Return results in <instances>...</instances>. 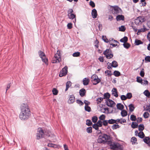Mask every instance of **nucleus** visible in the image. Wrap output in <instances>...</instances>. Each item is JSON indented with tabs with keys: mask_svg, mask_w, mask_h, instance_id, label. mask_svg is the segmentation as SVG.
Returning a JSON list of instances; mask_svg holds the SVG:
<instances>
[{
	"mask_svg": "<svg viewBox=\"0 0 150 150\" xmlns=\"http://www.w3.org/2000/svg\"><path fill=\"white\" fill-rule=\"evenodd\" d=\"M21 112L19 115L22 120L28 119L30 115V111L28 105L26 104L22 103L20 106Z\"/></svg>",
	"mask_w": 150,
	"mask_h": 150,
	"instance_id": "obj_1",
	"label": "nucleus"
},
{
	"mask_svg": "<svg viewBox=\"0 0 150 150\" xmlns=\"http://www.w3.org/2000/svg\"><path fill=\"white\" fill-rule=\"evenodd\" d=\"M110 139V136L106 134H103L99 136L97 142L99 144H107Z\"/></svg>",
	"mask_w": 150,
	"mask_h": 150,
	"instance_id": "obj_2",
	"label": "nucleus"
},
{
	"mask_svg": "<svg viewBox=\"0 0 150 150\" xmlns=\"http://www.w3.org/2000/svg\"><path fill=\"white\" fill-rule=\"evenodd\" d=\"M107 144L109 145L111 149L117 150L120 148V145L119 143L112 142L110 139Z\"/></svg>",
	"mask_w": 150,
	"mask_h": 150,
	"instance_id": "obj_3",
	"label": "nucleus"
},
{
	"mask_svg": "<svg viewBox=\"0 0 150 150\" xmlns=\"http://www.w3.org/2000/svg\"><path fill=\"white\" fill-rule=\"evenodd\" d=\"M60 54V51L58 50L52 58V62L53 63H55L60 62L61 60Z\"/></svg>",
	"mask_w": 150,
	"mask_h": 150,
	"instance_id": "obj_4",
	"label": "nucleus"
},
{
	"mask_svg": "<svg viewBox=\"0 0 150 150\" xmlns=\"http://www.w3.org/2000/svg\"><path fill=\"white\" fill-rule=\"evenodd\" d=\"M39 56L41 58L43 62H44L45 64L47 65H48V60L46 58L45 54L42 52L39 51L38 52Z\"/></svg>",
	"mask_w": 150,
	"mask_h": 150,
	"instance_id": "obj_5",
	"label": "nucleus"
},
{
	"mask_svg": "<svg viewBox=\"0 0 150 150\" xmlns=\"http://www.w3.org/2000/svg\"><path fill=\"white\" fill-rule=\"evenodd\" d=\"M110 9L112 11V13L114 15L118 14L121 11L120 8L116 6H110Z\"/></svg>",
	"mask_w": 150,
	"mask_h": 150,
	"instance_id": "obj_6",
	"label": "nucleus"
},
{
	"mask_svg": "<svg viewBox=\"0 0 150 150\" xmlns=\"http://www.w3.org/2000/svg\"><path fill=\"white\" fill-rule=\"evenodd\" d=\"M44 132L43 130L41 128H39L38 129V132L37 134V139H39L44 137Z\"/></svg>",
	"mask_w": 150,
	"mask_h": 150,
	"instance_id": "obj_7",
	"label": "nucleus"
},
{
	"mask_svg": "<svg viewBox=\"0 0 150 150\" xmlns=\"http://www.w3.org/2000/svg\"><path fill=\"white\" fill-rule=\"evenodd\" d=\"M67 67L66 66L63 68L60 72L59 75V76L60 77H62L65 76L67 74Z\"/></svg>",
	"mask_w": 150,
	"mask_h": 150,
	"instance_id": "obj_8",
	"label": "nucleus"
},
{
	"mask_svg": "<svg viewBox=\"0 0 150 150\" xmlns=\"http://www.w3.org/2000/svg\"><path fill=\"white\" fill-rule=\"evenodd\" d=\"M145 21L143 16H140L137 18L135 21V23L137 25Z\"/></svg>",
	"mask_w": 150,
	"mask_h": 150,
	"instance_id": "obj_9",
	"label": "nucleus"
},
{
	"mask_svg": "<svg viewBox=\"0 0 150 150\" xmlns=\"http://www.w3.org/2000/svg\"><path fill=\"white\" fill-rule=\"evenodd\" d=\"M102 126V122L100 120H99L96 123L94 124L93 125V127L96 130H98L99 127H101Z\"/></svg>",
	"mask_w": 150,
	"mask_h": 150,
	"instance_id": "obj_10",
	"label": "nucleus"
},
{
	"mask_svg": "<svg viewBox=\"0 0 150 150\" xmlns=\"http://www.w3.org/2000/svg\"><path fill=\"white\" fill-rule=\"evenodd\" d=\"M73 12L72 9H69L68 11V16L70 19H73L75 17V15L72 13Z\"/></svg>",
	"mask_w": 150,
	"mask_h": 150,
	"instance_id": "obj_11",
	"label": "nucleus"
},
{
	"mask_svg": "<svg viewBox=\"0 0 150 150\" xmlns=\"http://www.w3.org/2000/svg\"><path fill=\"white\" fill-rule=\"evenodd\" d=\"M106 104L108 106L110 107H112L115 105L114 101L110 99H108L106 101Z\"/></svg>",
	"mask_w": 150,
	"mask_h": 150,
	"instance_id": "obj_12",
	"label": "nucleus"
},
{
	"mask_svg": "<svg viewBox=\"0 0 150 150\" xmlns=\"http://www.w3.org/2000/svg\"><path fill=\"white\" fill-rule=\"evenodd\" d=\"M75 101L74 97L73 95H70L69 96L68 101V103L70 104L73 103Z\"/></svg>",
	"mask_w": 150,
	"mask_h": 150,
	"instance_id": "obj_13",
	"label": "nucleus"
},
{
	"mask_svg": "<svg viewBox=\"0 0 150 150\" xmlns=\"http://www.w3.org/2000/svg\"><path fill=\"white\" fill-rule=\"evenodd\" d=\"M48 137H50L52 138V139L53 140H56V136L53 134L52 133L50 132H49L47 134H46Z\"/></svg>",
	"mask_w": 150,
	"mask_h": 150,
	"instance_id": "obj_14",
	"label": "nucleus"
},
{
	"mask_svg": "<svg viewBox=\"0 0 150 150\" xmlns=\"http://www.w3.org/2000/svg\"><path fill=\"white\" fill-rule=\"evenodd\" d=\"M144 25L143 26V28H141L138 30V32L137 33V34L139 35L140 34V33L141 32H144L147 30Z\"/></svg>",
	"mask_w": 150,
	"mask_h": 150,
	"instance_id": "obj_15",
	"label": "nucleus"
},
{
	"mask_svg": "<svg viewBox=\"0 0 150 150\" xmlns=\"http://www.w3.org/2000/svg\"><path fill=\"white\" fill-rule=\"evenodd\" d=\"M112 94L114 96L116 97L118 96V95L117 93V91L116 88H113L112 89Z\"/></svg>",
	"mask_w": 150,
	"mask_h": 150,
	"instance_id": "obj_16",
	"label": "nucleus"
},
{
	"mask_svg": "<svg viewBox=\"0 0 150 150\" xmlns=\"http://www.w3.org/2000/svg\"><path fill=\"white\" fill-rule=\"evenodd\" d=\"M110 42L112 43V42L114 43V44H111V45H112L113 47L116 46L117 45V42L116 40H113L112 39H111L110 40Z\"/></svg>",
	"mask_w": 150,
	"mask_h": 150,
	"instance_id": "obj_17",
	"label": "nucleus"
},
{
	"mask_svg": "<svg viewBox=\"0 0 150 150\" xmlns=\"http://www.w3.org/2000/svg\"><path fill=\"white\" fill-rule=\"evenodd\" d=\"M116 19L117 21H120V20L123 21L124 20V17L122 15H118L117 16Z\"/></svg>",
	"mask_w": 150,
	"mask_h": 150,
	"instance_id": "obj_18",
	"label": "nucleus"
},
{
	"mask_svg": "<svg viewBox=\"0 0 150 150\" xmlns=\"http://www.w3.org/2000/svg\"><path fill=\"white\" fill-rule=\"evenodd\" d=\"M97 15V11L96 10L94 9H93L92 12V17L93 18H95L96 17Z\"/></svg>",
	"mask_w": 150,
	"mask_h": 150,
	"instance_id": "obj_19",
	"label": "nucleus"
},
{
	"mask_svg": "<svg viewBox=\"0 0 150 150\" xmlns=\"http://www.w3.org/2000/svg\"><path fill=\"white\" fill-rule=\"evenodd\" d=\"M47 146L50 147H52L54 148H59V146L57 144H54L52 143H49Z\"/></svg>",
	"mask_w": 150,
	"mask_h": 150,
	"instance_id": "obj_20",
	"label": "nucleus"
},
{
	"mask_svg": "<svg viewBox=\"0 0 150 150\" xmlns=\"http://www.w3.org/2000/svg\"><path fill=\"white\" fill-rule=\"evenodd\" d=\"M86 91L85 90L84 88H82L79 91V93L80 96L82 97L85 95Z\"/></svg>",
	"mask_w": 150,
	"mask_h": 150,
	"instance_id": "obj_21",
	"label": "nucleus"
},
{
	"mask_svg": "<svg viewBox=\"0 0 150 150\" xmlns=\"http://www.w3.org/2000/svg\"><path fill=\"white\" fill-rule=\"evenodd\" d=\"M89 82V79L87 78H85L83 80V84L84 85H87Z\"/></svg>",
	"mask_w": 150,
	"mask_h": 150,
	"instance_id": "obj_22",
	"label": "nucleus"
},
{
	"mask_svg": "<svg viewBox=\"0 0 150 150\" xmlns=\"http://www.w3.org/2000/svg\"><path fill=\"white\" fill-rule=\"evenodd\" d=\"M100 81V79L98 78L97 79H94L93 80H92V82L94 85H96V84L99 83Z\"/></svg>",
	"mask_w": 150,
	"mask_h": 150,
	"instance_id": "obj_23",
	"label": "nucleus"
},
{
	"mask_svg": "<svg viewBox=\"0 0 150 150\" xmlns=\"http://www.w3.org/2000/svg\"><path fill=\"white\" fill-rule=\"evenodd\" d=\"M144 142L149 145H150V140L149 138L148 137H145L144 139Z\"/></svg>",
	"mask_w": 150,
	"mask_h": 150,
	"instance_id": "obj_24",
	"label": "nucleus"
},
{
	"mask_svg": "<svg viewBox=\"0 0 150 150\" xmlns=\"http://www.w3.org/2000/svg\"><path fill=\"white\" fill-rule=\"evenodd\" d=\"M109 123L110 124H113L114 123H117V119L115 120L113 119H111L108 120Z\"/></svg>",
	"mask_w": 150,
	"mask_h": 150,
	"instance_id": "obj_25",
	"label": "nucleus"
},
{
	"mask_svg": "<svg viewBox=\"0 0 150 150\" xmlns=\"http://www.w3.org/2000/svg\"><path fill=\"white\" fill-rule=\"evenodd\" d=\"M117 108L120 110H122L124 108V106L121 103H118L117 105Z\"/></svg>",
	"mask_w": 150,
	"mask_h": 150,
	"instance_id": "obj_26",
	"label": "nucleus"
},
{
	"mask_svg": "<svg viewBox=\"0 0 150 150\" xmlns=\"http://www.w3.org/2000/svg\"><path fill=\"white\" fill-rule=\"evenodd\" d=\"M135 44L136 45H138L143 44V42L141 41L138 39H136L135 41Z\"/></svg>",
	"mask_w": 150,
	"mask_h": 150,
	"instance_id": "obj_27",
	"label": "nucleus"
},
{
	"mask_svg": "<svg viewBox=\"0 0 150 150\" xmlns=\"http://www.w3.org/2000/svg\"><path fill=\"white\" fill-rule=\"evenodd\" d=\"M117 123L119 122L122 124L123 123H124L126 122V120L124 119H117Z\"/></svg>",
	"mask_w": 150,
	"mask_h": 150,
	"instance_id": "obj_28",
	"label": "nucleus"
},
{
	"mask_svg": "<svg viewBox=\"0 0 150 150\" xmlns=\"http://www.w3.org/2000/svg\"><path fill=\"white\" fill-rule=\"evenodd\" d=\"M105 73L106 74V75L108 76H110L112 74L111 71L109 70L106 71H105Z\"/></svg>",
	"mask_w": 150,
	"mask_h": 150,
	"instance_id": "obj_29",
	"label": "nucleus"
},
{
	"mask_svg": "<svg viewBox=\"0 0 150 150\" xmlns=\"http://www.w3.org/2000/svg\"><path fill=\"white\" fill-rule=\"evenodd\" d=\"M128 38L127 37H125L120 40V41L124 43L126 42L127 41Z\"/></svg>",
	"mask_w": 150,
	"mask_h": 150,
	"instance_id": "obj_30",
	"label": "nucleus"
},
{
	"mask_svg": "<svg viewBox=\"0 0 150 150\" xmlns=\"http://www.w3.org/2000/svg\"><path fill=\"white\" fill-rule=\"evenodd\" d=\"M121 115L122 117H125L127 115V112L125 110H123L121 113Z\"/></svg>",
	"mask_w": 150,
	"mask_h": 150,
	"instance_id": "obj_31",
	"label": "nucleus"
},
{
	"mask_svg": "<svg viewBox=\"0 0 150 150\" xmlns=\"http://www.w3.org/2000/svg\"><path fill=\"white\" fill-rule=\"evenodd\" d=\"M112 67H116L118 66V64L117 62L115 61H113L111 63Z\"/></svg>",
	"mask_w": 150,
	"mask_h": 150,
	"instance_id": "obj_32",
	"label": "nucleus"
},
{
	"mask_svg": "<svg viewBox=\"0 0 150 150\" xmlns=\"http://www.w3.org/2000/svg\"><path fill=\"white\" fill-rule=\"evenodd\" d=\"M71 85V83L70 81H68L66 84V87L65 89V91H67L68 88Z\"/></svg>",
	"mask_w": 150,
	"mask_h": 150,
	"instance_id": "obj_33",
	"label": "nucleus"
},
{
	"mask_svg": "<svg viewBox=\"0 0 150 150\" xmlns=\"http://www.w3.org/2000/svg\"><path fill=\"white\" fill-rule=\"evenodd\" d=\"M53 94L54 95H56L58 94V91L55 88H53L52 90Z\"/></svg>",
	"mask_w": 150,
	"mask_h": 150,
	"instance_id": "obj_34",
	"label": "nucleus"
},
{
	"mask_svg": "<svg viewBox=\"0 0 150 150\" xmlns=\"http://www.w3.org/2000/svg\"><path fill=\"white\" fill-rule=\"evenodd\" d=\"M131 142L133 144H135L137 142V139L134 137H132L131 139Z\"/></svg>",
	"mask_w": 150,
	"mask_h": 150,
	"instance_id": "obj_35",
	"label": "nucleus"
},
{
	"mask_svg": "<svg viewBox=\"0 0 150 150\" xmlns=\"http://www.w3.org/2000/svg\"><path fill=\"white\" fill-rule=\"evenodd\" d=\"M111 50L110 49H107L105 50L103 52V54L105 55H106L111 54Z\"/></svg>",
	"mask_w": 150,
	"mask_h": 150,
	"instance_id": "obj_36",
	"label": "nucleus"
},
{
	"mask_svg": "<svg viewBox=\"0 0 150 150\" xmlns=\"http://www.w3.org/2000/svg\"><path fill=\"white\" fill-rule=\"evenodd\" d=\"M113 74L116 76H118L120 75V73L118 71H115L113 73Z\"/></svg>",
	"mask_w": 150,
	"mask_h": 150,
	"instance_id": "obj_37",
	"label": "nucleus"
},
{
	"mask_svg": "<svg viewBox=\"0 0 150 150\" xmlns=\"http://www.w3.org/2000/svg\"><path fill=\"white\" fill-rule=\"evenodd\" d=\"M129 110L131 112L133 111L134 109V107L133 105L131 104L129 105Z\"/></svg>",
	"mask_w": 150,
	"mask_h": 150,
	"instance_id": "obj_38",
	"label": "nucleus"
},
{
	"mask_svg": "<svg viewBox=\"0 0 150 150\" xmlns=\"http://www.w3.org/2000/svg\"><path fill=\"white\" fill-rule=\"evenodd\" d=\"M123 45L124 47L126 49L129 48L130 46V45L127 42L124 43Z\"/></svg>",
	"mask_w": 150,
	"mask_h": 150,
	"instance_id": "obj_39",
	"label": "nucleus"
},
{
	"mask_svg": "<svg viewBox=\"0 0 150 150\" xmlns=\"http://www.w3.org/2000/svg\"><path fill=\"white\" fill-rule=\"evenodd\" d=\"M100 120L104 121L105 120V116L104 115H101L99 117Z\"/></svg>",
	"mask_w": 150,
	"mask_h": 150,
	"instance_id": "obj_40",
	"label": "nucleus"
},
{
	"mask_svg": "<svg viewBox=\"0 0 150 150\" xmlns=\"http://www.w3.org/2000/svg\"><path fill=\"white\" fill-rule=\"evenodd\" d=\"M144 94L147 97H149L150 96V93L148 90L145 91L144 92Z\"/></svg>",
	"mask_w": 150,
	"mask_h": 150,
	"instance_id": "obj_41",
	"label": "nucleus"
},
{
	"mask_svg": "<svg viewBox=\"0 0 150 150\" xmlns=\"http://www.w3.org/2000/svg\"><path fill=\"white\" fill-rule=\"evenodd\" d=\"M138 136L142 138L144 137V134L143 132L140 131L138 133Z\"/></svg>",
	"mask_w": 150,
	"mask_h": 150,
	"instance_id": "obj_42",
	"label": "nucleus"
},
{
	"mask_svg": "<svg viewBox=\"0 0 150 150\" xmlns=\"http://www.w3.org/2000/svg\"><path fill=\"white\" fill-rule=\"evenodd\" d=\"M138 126V124L136 122H133L131 125V126L133 128H135L137 127Z\"/></svg>",
	"mask_w": 150,
	"mask_h": 150,
	"instance_id": "obj_43",
	"label": "nucleus"
},
{
	"mask_svg": "<svg viewBox=\"0 0 150 150\" xmlns=\"http://www.w3.org/2000/svg\"><path fill=\"white\" fill-rule=\"evenodd\" d=\"M149 116V114L148 112H145L143 114V117L145 118H148Z\"/></svg>",
	"mask_w": 150,
	"mask_h": 150,
	"instance_id": "obj_44",
	"label": "nucleus"
},
{
	"mask_svg": "<svg viewBox=\"0 0 150 150\" xmlns=\"http://www.w3.org/2000/svg\"><path fill=\"white\" fill-rule=\"evenodd\" d=\"M98 117L97 116H93L92 118V122L94 123L96 122L98 120Z\"/></svg>",
	"mask_w": 150,
	"mask_h": 150,
	"instance_id": "obj_45",
	"label": "nucleus"
},
{
	"mask_svg": "<svg viewBox=\"0 0 150 150\" xmlns=\"http://www.w3.org/2000/svg\"><path fill=\"white\" fill-rule=\"evenodd\" d=\"M125 30V26L122 25L119 28V30L120 31H124Z\"/></svg>",
	"mask_w": 150,
	"mask_h": 150,
	"instance_id": "obj_46",
	"label": "nucleus"
},
{
	"mask_svg": "<svg viewBox=\"0 0 150 150\" xmlns=\"http://www.w3.org/2000/svg\"><path fill=\"white\" fill-rule=\"evenodd\" d=\"M85 109L86 111H87L88 112H90L91 110L90 107L87 105H85Z\"/></svg>",
	"mask_w": 150,
	"mask_h": 150,
	"instance_id": "obj_47",
	"label": "nucleus"
},
{
	"mask_svg": "<svg viewBox=\"0 0 150 150\" xmlns=\"http://www.w3.org/2000/svg\"><path fill=\"white\" fill-rule=\"evenodd\" d=\"M119 126L117 124H114L112 126V129H114L119 128Z\"/></svg>",
	"mask_w": 150,
	"mask_h": 150,
	"instance_id": "obj_48",
	"label": "nucleus"
},
{
	"mask_svg": "<svg viewBox=\"0 0 150 150\" xmlns=\"http://www.w3.org/2000/svg\"><path fill=\"white\" fill-rule=\"evenodd\" d=\"M102 122L103 125L104 126H107L109 123L108 121L107 120H104Z\"/></svg>",
	"mask_w": 150,
	"mask_h": 150,
	"instance_id": "obj_49",
	"label": "nucleus"
},
{
	"mask_svg": "<svg viewBox=\"0 0 150 150\" xmlns=\"http://www.w3.org/2000/svg\"><path fill=\"white\" fill-rule=\"evenodd\" d=\"M144 110L146 111H149L150 112V104L147 105L146 108H144Z\"/></svg>",
	"mask_w": 150,
	"mask_h": 150,
	"instance_id": "obj_50",
	"label": "nucleus"
},
{
	"mask_svg": "<svg viewBox=\"0 0 150 150\" xmlns=\"http://www.w3.org/2000/svg\"><path fill=\"white\" fill-rule=\"evenodd\" d=\"M104 99H108L110 98V95L109 93H107L104 94Z\"/></svg>",
	"mask_w": 150,
	"mask_h": 150,
	"instance_id": "obj_51",
	"label": "nucleus"
},
{
	"mask_svg": "<svg viewBox=\"0 0 150 150\" xmlns=\"http://www.w3.org/2000/svg\"><path fill=\"white\" fill-rule=\"evenodd\" d=\"M80 53L79 52H75L73 54V56L74 57H77L79 56Z\"/></svg>",
	"mask_w": 150,
	"mask_h": 150,
	"instance_id": "obj_52",
	"label": "nucleus"
},
{
	"mask_svg": "<svg viewBox=\"0 0 150 150\" xmlns=\"http://www.w3.org/2000/svg\"><path fill=\"white\" fill-rule=\"evenodd\" d=\"M144 126L143 125H140L139 126V130L141 131L143 130L144 129Z\"/></svg>",
	"mask_w": 150,
	"mask_h": 150,
	"instance_id": "obj_53",
	"label": "nucleus"
},
{
	"mask_svg": "<svg viewBox=\"0 0 150 150\" xmlns=\"http://www.w3.org/2000/svg\"><path fill=\"white\" fill-rule=\"evenodd\" d=\"M105 56H106V57L107 59H110L112 58V57L113 56V55L111 54H109L106 55Z\"/></svg>",
	"mask_w": 150,
	"mask_h": 150,
	"instance_id": "obj_54",
	"label": "nucleus"
},
{
	"mask_svg": "<svg viewBox=\"0 0 150 150\" xmlns=\"http://www.w3.org/2000/svg\"><path fill=\"white\" fill-rule=\"evenodd\" d=\"M130 120L133 121H134L136 120V117L134 115H131L130 116Z\"/></svg>",
	"mask_w": 150,
	"mask_h": 150,
	"instance_id": "obj_55",
	"label": "nucleus"
},
{
	"mask_svg": "<svg viewBox=\"0 0 150 150\" xmlns=\"http://www.w3.org/2000/svg\"><path fill=\"white\" fill-rule=\"evenodd\" d=\"M87 132L88 133H91L92 132V127H89L87 128L86 129Z\"/></svg>",
	"mask_w": 150,
	"mask_h": 150,
	"instance_id": "obj_56",
	"label": "nucleus"
},
{
	"mask_svg": "<svg viewBox=\"0 0 150 150\" xmlns=\"http://www.w3.org/2000/svg\"><path fill=\"white\" fill-rule=\"evenodd\" d=\"M132 96V94L131 93H129L127 94V98L130 99Z\"/></svg>",
	"mask_w": 150,
	"mask_h": 150,
	"instance_id": "obj_57",
	"label": "nucleus"
},
{
	"mask_svg": "<svg viewBox=\"0 0 150 150\" xmlns=\"http://www.w3.org/2000/svg\"><path fill=\"white\" fill-rule=\"evenodd\" d=\"M140 74L142 77H143L144 75V70L143 69H142L140 71Z\"/></svg>",
	"mask_w": 150,
	"mask_h": 150,
	"instance_id": "obj_58",
	"label": "nucleus"
},
{
	"mask_svg": "<svg viewBox=\"0 0 150 150\" xmlns=\"http://www.w3.org/2000/svg\"><path fill=\"white\" fill-rule=\"evenodd\" d=\"M137 81L139 82L142 83V79L140 77H137Z\"/></svg>",
	"mask_w": 150,
	"mask_h": 150,
	"instance_id": "obj_59",
	"label": "nucleus"
},
{
	"mask_svg": "<svg viewBox=\"0 0 150 150\" xmlns=\"http://www.w3.org/2000/svg\"><path fill=\"white\" fill-rule=\"evenodd\" d=\"M92 124L91 121L89 120H87L86 121V124L88 126H90Z\"/></svg>",
	"mask_w": 150,
	"mask_h": 150,
	"instance_id": "obj_60",
	"label": "nucleus"
},
{
	"mask_svg": "<svg viewBox=\"0 0 150 150\" xmlns=\"http://www.w3.org/2000/svg\"><path fill=\"white\" fill-rule=\"evenodd\" d=\"M98 78V76L96 74L93 75L91 77V78L92 79V80H93L94 79H97Z\"/></svg>",
	"mask_w": 150,
	"mask_h": 150,
	"instance_id": "obj_61",
	"label": "nucleus"
},
{
	"mask_svg": "<svg viewBox=\"0 0 150 150\" xmlns=\"http://www.w3.org/2000/svg\"><path fill=\"white\" fill-rule=\"evenodd\" d=\"M76 102L80 105H82L83 104V103L81 100H76Z\"/></svg>",
	"mask_w": 150,
	"mask_h": 150,
	"instance_id": "obj_62",
	"label": "nucleus"
},
{
	"mask_svg": "<svg viewBox=\"0 0 150 150\" xmlns=\"http://www.w3.org/2000/svg\"><path fill=\"white\" fill-rule=\"evenodd\" d=\"M148 81L146 80H142L141 84L146 85L148 83Z\"/></svg>",
	"mask_w": 150,
	"mask_h": 150,
	"instance_id": "obj_63",
	"label": "nucleus"
},
{
	"mask_svg": "<svg viewBox=\"0 0 150 150\" xmlns=\"http://www.w3.org/2000/svg\"><path fill=\"white\" fill-rule=\"evenodd\" d=\"M145 60L146 62H150V56H147L145 58Z\"/></svg>",
	"mask_w": 150,
	"mask_h": 150,
	"instance_id": "obj_64",
	"label": "nucleus"
}]
</instances>
